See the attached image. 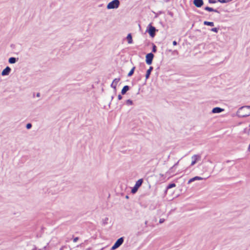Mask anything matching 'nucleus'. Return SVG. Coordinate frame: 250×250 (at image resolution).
<instances>
[{
    "instance_id": "nucleus-1",
    "label": "nucleus",
    "mask_w": 250,
    "mask_h": 250,
    "mask_svg": "<svg viewBox=\"0 0 250 250\" xmlns=\"http://www.w3.org/2000/svg\"><path fill=\"white\" fill-rule=\"evenodd\" d=\"M237 115L239 117H246L250 115V106H242L239 108Z\"/></svg>"
},
{
    "instance_id": "nucleus-2",
    "label": "nucleus",
    "mask_w": 250,
    "mask_h": 250,
    "mask_svg": "<svg viewBox=\"0 0 250 250\" xmlns=\"http://www.w3.org/2000/svg\"><path fill=\"white\" fill-rule=\"evenodd\" d=\"M120 1L119 0H113L110 2L107 5L108 9H115L119 7Z\"/></svg>"
},
{
    "instance_id": "nucleus-3",
    "label": "nucleus",
    "mask_w": 250,
    "mask_h": 250,
    "mask_svg": "<svg viewBox=\"0 0 250 250\" xmlns=\"http://www.w3.org/2000/svg\"><path fill=\"white\" fill-rule=\"evenodd\" d=\"M143 182V180L142 179H140L138 180L136 182L134 186V187L132 188L131 189V192L132 193H135L139 188L142 185V183Z\"/></svg>"
},
{
    "instance_id": "nucleus-4",
    "label": "nucleus",
    "mask_w": 250,
    "mask_h": 250,
    "mask_svg": "<svg viewBox=\"0 0 250 250\" xmlns=\"http://www.w3.org/2000/svg\"><path fill=\"white\" fill-rule=\"evenodd\" d=\"M124 242V238L121 237L118 239L111 248V250H114L119 248Z\"/></svg>"
},
{
    "instance_id": "nucleus-5",
    "label": "nucleus",
    "mask_w": 250,
    "mask_h": 250,
    "mask_svg": "<svg viewBox=\"0 0 250 250\" xmlns=\"http://www.w3.org/2000/svg\"><path fill=\"white\" fill-rule=\"evenodd\" d=\"M153 58L154 55L152 53L147 54L146 57V63L148 65L151 64L152 63Z\"/></svg>"
},
{
    "instance_id": "nucleus-6",
    "label": "nucleus",
    "mask_w": 250,
    "mask_h": 250,
    "mask_svg": "<svg viewBox=\"0 0 250 250\" xmlns=\"http://www.w3.org/2000/svg\"><path fill=\"white\" fill-rule=\"evenodd\" d=\"M148 26L149 29L148 30V32L151 37H154L155 35V32L156 31V29L155 27L151 26V24H149Z\"/></svg>"
},
{
    "instance_id": "nucleus-7",
    "label": "nucleus",
    "mask_w": 250,
    "mask_h": 250,
    "mask_svg": "<svg viewBox=\"0 0 250 250\" xmlns=\"http://www.w3.org/2000/svg\"><path fill=\"white\" fill-rule=\"evenodd\" d=\"M191 158L193 160L191 163V166H193L197 162L201 160V156L199 155H194Z\"/></svg>"
},
{
    "instance_id": "nucleus-8",
    "label": "nucleus",
    "mask_w": 250,
    "mask_h": 250,
    "mask_svg": "<svg viewBox=\"0 0 250 250\" xmlns=\"http://www.w3.org/2000/svg\"><path fill=\"white\" fill-rule=\"evenodd\" d=\"M193 3L196 7L199 8L203 5L204 1L203 0H193Z\"/></svg>"
},
{
    "instance_id": "nucleus-9",
    "label": "nucleus",
    "mask_w": 250,
    "mask_h": 250,
    "mask_svg": "<svg viewBox=\"0 0 250 250\" xmlns=\"http://www.w3.org/2000/svg\"><path fill=\"white\" fill-rule=\"evenodd\" d=\"M11 69L9 66H7L1 72L2 76L8 75L11 71Z\"/></svg>"
},
{
    "instance_id": "nucleus-10",
    "label": "nucleus",
    "mask_w": 250,
    "mask_h": 250,
    "mask_svg": "<svg viewBox=\"0 0 250 250\" xmlns=\"http://www.w3.org/2000/svg\"><path fill=\"white\" fill-rule=\"evenodd\" d=\"M120 78H116L115 79L112 83L111 84V87L113 88L115 90H116V86L117 85L118 83L120 81Z\"/></svg>"
},
{
    "instance_id": "nucleus-11",
    "label": "nucleus",
    "mask_w": 250,
    "mask_h": 250,
    "mask_svg": "<svg viewBox=\"0 0 250 250\" xmlns=\"http://www.w3.org/2000/svg\"><path fill=\"white\" fill-rule=\"evenodd\" d=\"M223 111H224V109L219 107H216L212 109V112L213 113H219L222 112Z\"/></svg>"
},
{
    "instance_id": "nucleus-12",
    "label": "nucleus",
    "mask_w": 250,
    "mask_h": 250,
    "mask_svg": "<svg viewBox=\"0 0 250 250\" xmlns=\"http://www.w3.org/2000/svg\"><path fill=\"white\" fill-rule=\"evenodd\" d=\"M203 178L199 176H195L192 178L190 179L188 181V184H190L191 182L195 181V180H202Z\"/></svg>"
},
{
    "instance_id": "nucleus-13",
    "label": "nucleus",
    "mask_w": 250,
    "mask_h": 250,
    "mask_svg": "<svg viewBox=\"0 0 250 250\" xmlns=\"http://www.w3.org/2000/svg\"><path fill=\"white\" fill-rule=\"evenodd\" d=\"M204 9L205 10L208 11L209 12H216L217 13H219V11H218L217 10L214 9L209 7L208 6L205 7Z\"/></svg>"
},
{
    "instance_id": "nucleus-14",
    "label": "nucleus",
    "mask_w": 250,
    "mask_h": 250,
    "mask_svg": "<svg viewBox=\"0 0 250 250\" xmlns=\"http://www.w3.org/2000/svg\"><path fill=\"white\" fill-rule=\"evenodd\" d=\"M129 86H128V85H125V86H124V87L123 88L122 91H121V93L123 95H124L126 93V92L129 90Z\"/></svg>"
},
{
    "instance_id": "nucleus-15",
    "label": "nucleus",
    "mask_w": 250,
    "mask_h": 250,
    "mask_svg": "<svg viewBox=\"0 0 250 250\" xmlns=\"http://www.w3.org/2000/svg\"><path fill=\"white\" fill-rule=\"evenodd\" d=\"M152 70H153V67L152 66H150L149 67V68L147 70L146 73V79H147L149 77L150 74L151 72L152 71Z\"/></svg>"
},
{
    "instance_id": "nucleus-16",
    "label": "nucleus",
    "mask_w": 250,
    "mask_h": 250,
    "mask_svg": "<svg viewBox=\"0 0 250 250\" xmlns=\"http://www.w3.org/2000/svg\"><path fill=\"white\" fill-rule=\"evenodd\" d=\"M18 60V58L11 57L9 59L8 62L10 63H15Z\"/></svg>"
},
{
    "instance_id": "nucleus-17",
    "label": "nucleus",
    "mask_w": 250,
    "mask_h": 250,
    "mask_svg": "<svg viewBox=\"0 0 250 250\" xmlns=\"http://www.w3.org/2000/svg\"><path fill=\"white\" fill-rule=\"evenodd\" d=\"M126 39L127 40L128 43L130 44L132 43L133 42L132 39V36L131 34H128L127 36Z\"/></svg>"
},
{
    "instance_id": "nucleus-18",
    "label": "nucleus",
    "mask_w": 250,
    "mask_h": 250,
    "mask_svg": "<svg viewBox=\"0 0 250 250\" xmlns=\"http://www.w3.org/2000/svg\"><path fill=\"white\" fill-rule=\"evenodd\" d=\"M204 24L206 25L210 26H214V23L213 22H211V21H205L204 22Z\"/></svg>"
},
{
    "instance_id": "nucleus-19",
    "label": "nucleus",
    "mask_w": 250,
    "mask_h": 250,
    "mask_svg": "<svg viewBox=\"0 0 250 250\" xmlns=\"http://www.w3.org/2000/svg\"><path fill=\"white\" fill-rule=\"evenodd\" d=\"M135 69V67H133L131 69V70L130 71V72L128 73L127 76L128 77H130V76H131L133 75V74L134 73Z\"/></svg>"
},
{
    "instance_id": "nucleus-20",
    "label": "nucleus",
    "mask_w": 250,
    "mask_h": 250,
    "mask_svg": "<svg viewBox=\"0 0 250 250\" xmlns=\"http://www.w3.org/2000/svg\"><path fill=\"white\" fill-rule=\"evenodd\" d=\"M176 186V185L174 184V183H171V184H169L167 188V189H170L171 188H174Z\"/></svg>"
},
{
    "instance_id": "nucleus-21",
    "label": "nucleus",
    "mask_w": 250,
    "mask_h": 250,
    "mask_svg": "<svg viewBox=\"0 0 250 250\" xmlns=\"http://www.w3.org/2000/svg\"><path fill=\"white\" fill-rule=\"evenodd\" d=\"M108 218L105 217L104 219L103 220V224L104 225H105L108 223Z\"/></svg>"
},
{
    "instance_id": "nucleus-22",
    "label": "nucleus",
    "mask_w": 250,
    "mask_h": 250,
    "mask_svg": "<svg viewBox=\"0 0 250 250\" xmlns=\"http://www.w3.org/2000/svg\"><path fill=\"white\" fill-rule=\"evenodd\" d=\"M217 0L221 3H227L229 1H231L232 0Z\"/></svg>"
},
{
    "instance_id": "nucleus-23",
    "label": "nucleus",
    "mask_w": 250,
    "mask_h": 250,
    "mask_svg": "<svg viewBox=\"0 0 250 250\" xmlns=\"http://www.w3.org/2000/svg\"><path fill=\"white\" fill-rule=\"evenodd\" d=\"M126 104L127 105H132L133 104V102L131 100H127L126 101Z\"/></svg>"
},
{
    "instance_id": "nucleus-24",
    "label": "nucleus",
    "mask_w": 250,
    "mask_h": 250,
    "mask_svg": "<svg viewBox=\"0 0 250 250\" xmlns=\"http://www.w3.org/2000/svg\"><path fill=\"white\" fill-rule=\"evenodd\" d=\"M152 52H156L157 51V47L155 45V44H153V47H152Z\"/></svg>"
},
{
    "instance_id": "nucleus-25",
    "label": "nucleus",
    "mask_w": 250,
    "mask_h": 250,
    "mask_svg": "<svg viewBox=\"0 0 250 250\" xmlns=\"http://www.w3.org/2000/svg\"><path fill=\"white\" fill-rule=\"evenodd\" d=\"M32 127V125L30 123H28L26 125V127L27 129H30Z\"/></svg>"
},
{
    "instance_id": "nucleus-26",
    "label": "nucleus",
    "mask_w": 250,
    "mask_h": 250,
    "mask_svg": "<svg viewBox=\"0 0 250 250\" xmlns=\"http://www.w3.org/2000/svg\"><path fill=\"white\" fill-rule=\"evenodd\" d=\"M211 31H213V32H216V33H217L218 32V28H213L211 29Z\"/></svg>"
},
{
    "instance_id": "nucleus-27",
    "label": "nucleus",
    "mask_w": 250,
    "mask_h": 250,
    "mask_svg": "<svg viewBox=\"0 0 250 250\" xmlns=\"http://www.w3.org/2000/svg\"><path fill=\"white\" fill-rule=\"evenodd\" d=\"M208 2L210 3H215L216 2V0H208Z\"/></svg>"
},
{
    "instance_id": "nucleus-28",
    "label": "nucleus",
    "mask_w": 250,
    "mask_h": 250,
    "mask_svg": "<svg viewBox=\"0 0 250 250\" xmlns=\"http://www.w3.org/2000/svg\"><path fill=\"white\" fill-rule=\"evenodd\" d=\"M164 221H165V219H160L159 220V223H160V224H162V223H164Z\"/></svg>"
},
{
    "instance_id": "nucleus-29",
    "label": "nucleus",
    "mask_w": 250,
    "mask_h": 250,
    "mask_svg": "<svg viewBox=\"0 0 250 250\" xmlns=\"http://www.w3.org/2000/svg\"><path fill=\"white\" fill-rule=\"evenodd\" d=\"M78 239H79L78 237H75V238H74L73 241L74 242H76L78 240Z\"/></svg>"
},
{
    "instance_id": "nucleus-30",
    "label": "nucleus",
    "mask_w": 250,
    "mask_h": 250,
    "mask_svg": "<svg viewBox=\"0 0 250 250\" xmlns=\"http://www.w3.org/2000/svg\"><path fill=\"white\" fill-rule=\"evenodd\" d=\"M122 96L121 95H119L118 96V99L119 100H121L122 99Z\"/></svg>"
},
{
    "instance_id": "nucleus-31",
    "label": "nucleus",
    "mask_w": 250,
    "mask_h": 250,
    "mask_svg": "<svg viewBox=\"0 0 250 250\" xmlns=\"http://www.w3.org/2000/svg\"><path fill=\"white\" fill-rule=\"evenodd\" d=\"M178 162L177 163H176V164H175V165H174V166H173V167H172L169 169V171H170V170H171L173 168V167H175L176 166H177V165H178Z\"/></svg>"
},
{
    "instance_id": "nucleus-32",
    "label": "nucleus",
    "mask_w": 250,
    "mask_h": 250,
    "mask_svg": "<svg viewBox=\"0 0 250 250\" xmlns=\"http://www.w3.org/2000/svg\"><path fill=\"white\" fill-rule=\"evenodd\" d=\"M172 43H173V44L174 45H177V42H176V41H174Z\"/></svg>"
},
{
    "instance_id": "nucleus-33",
    "label": "nucleus",
    "mask_w": 250,
    "mask_h": 250,
    "mask_svg": "<svg viewBox=\"0 0 250 250\" xmlns=\"http://www.w3.org/2000/svg\"><path fill=\"white\" fill-rule=\"evenodd\" d=\"M168 14L171 17H173V13L172 12H169Z\"/></svg>"
},
{
    "instance_id": "nucleus-34",
    "label": "nucleus",
    "mask_w": 250,
    "mask_h": 250,
    "mask_svg": "<svg viewBox=\"0 0 250 250\" xmlns=\"http://www.w3.org/2000/svg\"><path fill=\"white\" fill-rule=\"evenodd\" d=\"M36 96H37V97H39L40 96V93H37Z\"/></svg>"
},
{
    "instance_id": "nucleus-35",
    "label": "nucleus",
    "mask_w": 250,
    "mask_h": 250,
    "mask_svg": "<svg viewBox=\"0 0 250 250\" xmlns=\"http://www.w3.org/2000/svg\"><path fill=\"white\" fill-rule=\"evenodd\" d=\"M147 222H147V221H145V225H146V226H147Z\"/></svg>"
},
{
    "instance_id": "nucleus-36",
    "label": "nucleus",
    "mask_w": 250,
    "mask_h": 250,
    "mask_svg": "<svg viewBox=\"0 0 250 250\" xmlns=\"http://www.w3.org/2000/svg\"><path fill=\"white\" fill-rule=\"evenodd\" d=\"M233 161H230V160H228L227 161V163H229V162H233Z\"/></svg>"
},
{
    "instance_id": "nucleus-37",
    "label": "nucleus",
    "mask_w": 250,
    "mask_h": 250,
    "mask_svg": "<svg viewBox=\"0 0 250 250\" xmlns=\"http://www.w3.org/2000/svg\"><path fill=\"white\" fill-rule=\"evenodd\" d=\"M248 150L249 151H250V145H249V147H248Z\"/></svg>"
},
{
    "instance_id": "nucleus-38",
    "label": "nucleus",
    "mask_w": 250,
    "mask_h": 250,
    "mask_svg": "<svg viewBox=\"0 0 250 250\" xmlns=\"http://www.w3.org/2000/svg\"><path fill=\"white\" fill-rule=\"evenodd\" d=\"M128 198V196H126V198Z\"/></svg>"
}]
</instances>
